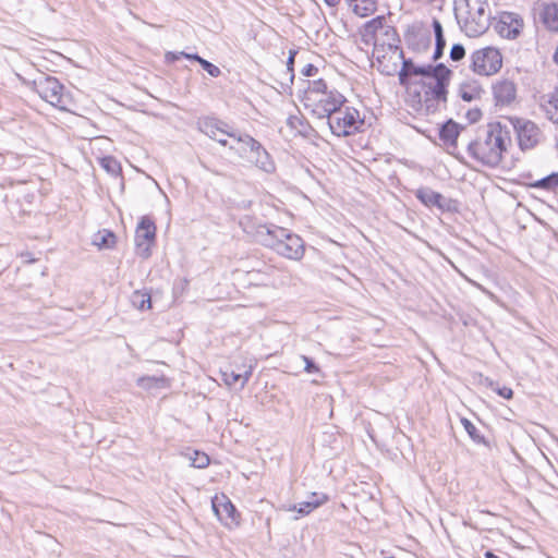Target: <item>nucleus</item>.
I'll use <instances>...</instances> for the list:
<instances>
[{"instance_id":"obj_27","label":"nucleus","mask_w":558,"mask_h":558,"mask_svg":"<svg viewBox=\"0 0 558 558\" xmlns=\"http://www.w3.org/2000/svg\"><path fill=\"white\" fill-rule=\"evenodd\" d=\"M131 303L137 310H148L151 306L150 294L147 292L134 291L131 295Z\"/></svg>"},{"instance_id":"obj_36","label":"nucleus","mask_w":558,"mask_h":558,"mask_svg":"<svg viewBox=\"0 0 558 558\" xmlns=\"http://www.w3.org/2000/svg\"><path fill=\"white\" fill-rule=\"evenodd\" d=\"M488 386L494 390L496 391L500 397H502L504 399H511L513 397V391L511 388L509 387H495L494 386V383L490 380Z\"/></svg>"},{"instance_id":"obj_32","label":"nucleus","mask_w":558,"mask_h":558,"mask_svg":"<svg viewBox=\"0 0 558 558\" xmlns=\"http://www.w3.org/2000/svg\"><path fill=\"white\" fill-rule=\"evenodd\" d=\"M191 465L194 468L203 469L209 464V457L204 452L194 451L193 457L190 458Z\"/></svg>"},{"instance_id":"obj_30","label":"nucleus","mask_w":558,"mask_h":558,"mask_svg":"<svg viewBox=\"0 0 558 558\" xmlns=\"http://www.w3.org/2000/svg\"><path fill=\"white\" fill-rule=\"evenodd\" d=\"M327 84L324 80L308 81L304 97H318L323 93H327Z\"/></svg>"},{"instance_id":"obj_40","label":"nucleus","mask_w":558,"mask_h":558,"mask_svg":"<svg viewBox=\"0 0 558 558\" xmlns=\"http://www.w3.org/2000/svg\"><path fill=\"white\" fill-rule=\"evenodd\" d=\"M296 54V51L290 50L289 58L287 61V71L290 73V80L293 81L294 73H293V64H294V57Z\"/></svg>"},{"instance_id":"obj_43","label":"nucleus","mask_w":558,"mask_h":558,"mask_svg":"<svg viewBox=\"0 0 558 558\" xmlns=\"http://www.w3.org/2000/svg\"><path fill=\"white\" fill-rule=\"evenodd\" d=\"M318 69L312 63L306 64L301 71V73L307 77L316 75Z\"/></svg>"},{"instance_id":"obj_10","label":"nucleus","mask_w":558,"mask_h":558,"mask_svg":"<svg viewBox=\"0 0 558 558\" xmlns=\"http://www.w3.org/2000/svg\"><path fill=\"white\" fill-rule=\"evenodd\" d=\"M515 130L519 146L522 150L534 148L542 136L539 128L532 121L517 118L512 122Z\"/></svg>"},{"instance_id":"obj_21","label":"nucleus","mask_w":558,"mask_h":558,"mask_svg":"<svg viewBox=\"0 0 558 558\" xmlns=\"http://www.w3.org/2000/svg\"><path fill=\"white\" fill-rule=\"evenodd\" d=\"M541 19L544 25L553 32H558V4H544Z\"/></svg>"},{"instance_id":"obj_33","label":"nucleus","mask_w":558,"mask_h":558,"mask_svg":"<svg viewBox=\"0 0 558 558\" xmlns=\"http://www.w3.org/2000/svg\"><path fill=\"white\" fill-rule=\"evenodd\" d=\"M199 65L211 77H218L221 74V70L217 65H215L214 63L209 62L208 60H206L204 58L202 60H199Z\"/></svg>"},{"instance_id":"obj_37","label":"nucleus","mask_w":558,"mask_h":558,"mask_svg":"<svg viewBox=\"0 0 558 558\" xmlns=\"http://www.w3.org/2000/svg\"><path fill=\"white\" fill-rule=\"evenodd\" d=\"M435 50H434V54H433V60L434 61H437L438 59H440L444 54V50L446 48V39L445 38H437L435 39Z\"/></svg>"},{"instance_id":"obj_1","label":"nucleus","mask_w":558,"mask_h":558,"mask_svg":"<svg viewBox=\"0 0 558 558\" xmlns=\"http://www.w3.org/2000/svg\"><path fill=\"white\" fill-rule=\"evenodd\" d=\"M511 144V135L507 125L500 122L488 123L478 130L476 138L466 145L469 155L484 166L495 168Z\"/></svg>"},{"instance_id":"obj_7","label":"nucleus","mask_w":558,"mask_h":558,"mask_svg":"<svg viewBox=\"0 0 558 558\" xmlns=\"http://www.w3.org/2000/svg\"><path fill=\"white\" fill-rule=\"evenodd\" d=\"M332 134L348 136L359 130L364 123L359 110L353 107H340L326 121Z\"/></svg>"},{"instance_id":"obj_26","label":"nucleus","mask_w":558,"mask_h":558,"mask_svg":"<svg viewBox=\"0 0 558 558\" xmlns=\"http://www.w3.org/2000/svg\"><path fill=\"white\" fill-rule=\"evenodd\" d=\"M116 240L117 236L112 231L104 229L95 234L93 243L99 248H112L116 244Z\"/></svg>"},{"instance_id":"obj_13","label":"nucleus","mask_w":558,"mask_h":558,"mask_svg":"<svg viewBox=\"0 0 558 558\" xmlns=\"http://www.w3.org/2000/svg\"><path fill=\"white\" fill-rule=\"evenodd\" d=\"M211 506L216 517L225 526L232 529L239 525L240 514L226 495L215 496Z\"/></svg>"},{"instance_id":"obj_15","label":"nucleus","mask_w":558,"mask_h":558,"mask_svg":"<svg viewBox=\"0 0 558 558\" xmlns=\"http://www.w3.org/2000/svg\"><path fill=\"white\" fill-rule=\"evenodd\" d=\"M400 37L397 29L392 26H386L381 33V37L378 38L374 44V54L380 62V58H385L384 52L386 50L397 52L400 58H403V50L400 47Z\"/></svg>"},{"instance_id":"obj_50","label":"nucleus","mask_w":558,"mask_h":558,"mask_svg":"<svg viewBox=\"0 0 558 558\" xmlns=\"http://www.w3.org/2000/svg\"><path fill=\"white\" fill-rule=\"evenodd\" d=\"M554 60L558 64V46H557V49H556L555 54H554Z\"/></svg>"},{"instance_id":"obj_54","label":"nucleus","mask_w":558,"mask_h":558,"mask_svg":"<svg viewBox=\"0 0 558 558\" xmlns=\"http://www.w3.org/2000/svg\"><path fill=\"white\" fill-rule=\"evenodd\" d=\"M386 558H393V557H386Z\"/></svg>"},{"instance_id":"obj_41","label":"nucleus","mask_w":558,"mask_h":558,"mask_svg":"<svg viewBox=\"0 0 558 558\" xmlns=\"http://www.w3.org/2000/svg\"><path fill=\"white\" fill-rule=\"evenodd\" d=\"M433 29H434V34H435V39L445 38L441 23L436 19L433 21Z\"/></svg>"},{"instance_id":"obj_24","label":"nucleus","mask_w":558,"mask_h":558,"mask_svg":"<svg viewBox=\"0 0 558 558\" xmlns=\"http://www.w3.org/2000/svg\"><path fill=\"white\" fill-rule=\"evenodd\" d=\"M530 187L546 192L558 191V171L530 183Z\"/></svg>"},{"instance_id":"obj_49","label":"nucleus","mask_w":558,"mask_h":558,"mask_svg":"<svg viewBox=\"0 0 558 558\" xmlns=\"http://www.w3.org/2000/svg\"><path fill=\"white\" fill-rule=\"evenodd\" d=\"M484 557L485 558H501V557L497 556L496 554H494L490 550H486L485 554H484Z\"/></svg>"},{"instance_id":"obj_19","label":"nucleus","mask_w":558,"mask_h":558,"mask_svg":"<svg viewBox=\"0 0 558 558\" xmlns=\"http://www.w3.org/2000/svg\"><path fill=\"white\" fill-rule=\"evenodd\" d=\"M463 130V126L454 122L452 119H449L440 126L439 138L448 149H456L458 137L460 132Z\"/></svg>"},{"instance_id":"obj_29","label":"nucleus","mask_w":558,"mask_h":558,"mask_svg":"<svg viewBox=\"0 0 558 558\" xmlns=\"http://www.w3.org/2000/svg\"><path fill=\"white\" fill-rule=\"evenodd\" d=\"M461 424L463 425L465 432L474 442L488 446V442L486 441L485 437L480 434L478 429L470 420L462 417Z\"/></svg>"},{"instance_id":"obj_9","label":"nucleus","mask_w":558,"mask_h":558,"mask_svg":"<svg viewBox=\"0 0 558 558\" xmlns=\"http://www.w3.org/2000/svg\"><path fill=\"white\" fill-rule=\"evenodd\" d=\"M156 240V225L147 216H143L135 231L136 254L142 258L150 256V247Z\"/></svg>"},{"instance_id":"obj_28","label":"nucleus","mask_w":558,"mask_h":558,"mask_svg":"<svg viewBox=\"0 0 558 558\" xmlns=\"http://www.w3.org/2000/svg\"><path fill=\"white\" fill-rule=\"evenodd\" d=\"M101 168L109 174L118 177L121 173L120 162L112 156H105L99 159Z\"/></svg>"},{"instance_id":"obj_8","label":"nucleus","mask_w":558,"mask_h":558,"mask_svg":"<svg viewBox=\"0 0 558 558\" xmlns=\"http://www.w3.org/2000/svg\"><path fill=\"white\" fill-rule=\"evenodd\" d=\"M471 60V69L480 75H493L497 73L502 65L501 53L498 49L493 47L474 51Z\"/></svg>"},{"instance_id":"obj_11","label":"nucleus","mask_w":558,"mask_h":558,"mask_svg":"<svg viewBox=\"0 0 558 558\" xmlns=\"http://www.w3.org/2000/svg\"><path fill=\"white\" fill-rule=\"evenodd\" d=\"M415 196L425 206H435L442 213H456L458 211V202L456 199L444 196L442 194L435 192L430 187H420L415 192Z\"/></svg>"},{"instance_id":"obj_48","label":"nucleus","mask_w":558,"mask_h":558,"mask_svg":"<svg viewBox=\"0 0 558 558\" xmlns=\"http://www.w3.org/2000/svg\"><path fill=\"white\" fill-rule=\"evenodd\" d=\"M340 1L341 0H324V2L330 8L337 7L340 3Z\"/></svg>"},{"instance_id":"obj_51","label":"nucleus","mask_w":558,"mask_h":558,"mask_svg":"<svg viewBox=\"0 0 558 558\" xmlns=\"http://www.w3.org/2000/svg\"><path fill=\"white\" fill-rule=\"evenodd\" d=\"M359 0H347V2L351 5L353 2H357Z\"/></svg>"},{"instance_id":"obj_25","label":"nucleus","mask_w":558,"mask_h":558,"mask_svg":"<svg viewBox=\"0 0 558 558\" xmlns=\"http://www.w3.org/2000/svg\"><path fill=\"white\" fill-rule=\"evenodd\" d=\"M483 89L482 87L473 82V83H463L460 85L459 95L464 101H472L481 97Z\"/></svg>"},{"instance_id":"obj_14","label":"nucleus","mask_w":558,"mask_h":558,"mask_svg":"<svg viewBox=\"0 0 558 558\" xmlns=\"http://www.w3.org/2000/svg\"><path fill=\"white\" fill-rule=\"evenodd\" d=\"M524 27L523 19L514 12H501L495 25L496 32L507 39H515Z\"/></svg>"},{"instance_id":"obj_47","label":"nucleus","mask_w":558,"mask_h":558,"mask_svg":"<svg viewBox=\"0 0 558 558\" xmlns=\"http://www.w3.org/2000/svg\"><path fill=\"white\" fill-rule=\"evenodd\" d=\"M21 256L25 258L26 263H34L36 260L29 252L22 253Z\"/></svg>"},{"instance_id":"obj_34","label":"nucleus","mask_w":558,"mask_h":558,"mask_svg":"<svg viewBox=\"0 0 558 558\" xmlns=\"http://www.w3.org/2000/svg\"><path fill=\"white\" fill-rule=\"evenodd\" d=\"M465 57V48L461 44L452 45L450 49V59L452 61H460Z\"/></svg>"},{"instance_id":"obj_31","label":"nucleus","mask_w":558,"mask_h":558,"mask_svg":"<svg viewBox=\"0 0 558 558\" xmlns=\"http://www.w3.org/2000/svg\"><path fill=\"white\" fill-rule=\"evenodd\" d=\"M315 509H317V502H310L307 500L289 508L290 511H296L301 515H307Z\"/></svg>"},{"instance_id":"obj_20","label":"nucleus","mask_w":558,"mask_h":558,"mask_svg":"<svg viewBox=\"0 0 558 558\" xmlns=\"http://www.w3.org/2000/svg\"><path fill=\"white\" fill-rule=\"evenodd\" d=\"M386 19L384 15H378L369 21H367L362 29H361V38H362V41L365 44V45H373L375 44V41L378 39L377 38V32L378 31H384L385 28V23Z\"/></svg>"},{"instance_id":"obj_38","label":"nucleus","mask_w":558,"mask_h":558,"mask_svg":"<svg viewBox=\"0 0 558 558\" xmlns=\"http://www.w3.org/2000/svg\"><path fill=\"white\" fill-rule=\"evenodd\" d=\"M159 381H163V379L162 378H157V377H151V376H146V377H141L138 379L137 384L141 387L150 388V387H153L154 385H156Z\"/></svg>"},{"instance_id":"obj_39","label":"nucleus","mask_w":558,"mask_h":558,"mask_svg":"<svg viewBox=\"0 0 558 558\" xmlns=\"http://www.w3.org/2000/svg\"><path fill=\"white\" fill-rule=\"evenodd\" d=\"M304 363H305V372L312 374L319 371L318 366L314 363V361L305 355L302 356Z\"/></svg>"},{"instance_id":"obj_12","label":"nucleus","mask_w":558,"mask_h":558,"mask_svg":"<svg viewBox=\"0 0 558 558\" xmlns=\"http://www.w3.org/2000/svg\"><path fill=\"white\" fill-rule=\"evenodd\" d=\"M236 141L239 143L245 144L250 148V150L253 155L252 161L255 163V166L257 168H259L260 170H263L267 173H271L275 171V169H276L275 163L271 160L270 155L262 146V144L259 142H257L255 138H253L252 136H250L247 134L239 135L236 137Z\"/></svg>"},{"instance_id":"obj_23","label":"nucleus","mask_w":558,"mask_h":558,"mask_svg":"<svg viewBox=\"0 0 558 558\" xmlns=\"http://www.w3.org/2000/svg\"><path fill=\"white\" fill-rule=\"evenodd\" d=\"M546 97L547 100L543 105L546 116L554 123H558V86Z\"/></svg>"},{"instance_id":"obj_3","label":"nucleus","mask_w":558,"mask_h":558,"mask_svg":"<svg viewBox=\"0 0 558 558\" xmlns=\"http://www.w3.org/2000/svg\"><path fill=\"white\" fill-rule=\"evenodd\" d=\"M256 239L260 244L270 247L286 258L300 260L304 256L305 248L302 238L279 226H258Z\"/></svg>"},{"instance_id":"obj_4","label":"nucleus","mask_w":558,"mask_h":558,"mask_svg":"<svg viewBox=\"0 0 558 558\" xmlns=\"http://www.w3.org/2000/svg\"><path fill=\"white\" fill-rule=\"evenodd\" d=\"M454 16L469 37L484 34L490 25L487 0H454Z\"/></svg>"},{"instance_id":"obj_6","label":"nucleus","mask_w":558,"mask_h":558,"mask_svg":"<svg viewBox=\"0 0 558 558\" xmlns=\"http://www.w3.org/2000/svg\"><path fill=\"white\" fill-rule=\"evenodd\" d=\"M303 104L319 120L329 119L340 107L347 102L345 97L338 90L320 94L318 97H303Z\"/></svg>"},{"instance_id":"obj_2","label":"nucleus","mask_w":558,"mask_h":558,"mask_svg":"<svg viewBox=\"0 0 558 558\" xmlns=\"http://www.w3.org/2000/svg\"><path fill=\"white\" fill-rule=\"evenodd\" d=\"M420 70L423 94L417 93L418 102L427 113L435 112L439 102L447 101L451 71L444 63L420 65Z\"/></svg>"},{"instance_id":"obj_45","label":"nucleus","mask_w":558,"mask_h":558,"mask_svg":"<svg viewBox=\"0 0 558 558\" xmlns=\"http://www.w3.org/2000/svg\"><path fill=\"white\" fill-rule=\"evenodd\" d=\"M181 57H182V54H180V52H167L166 61L174 62V61L179 60Z\"/></svg>"},{"instance_id":"obj_42","label":"nucleus","mask_w":558,"mask_h":558,"mask_svg":"<svg viewBox=\"0 0 558 558\" xmlns=\"http://www.w3.org/2000/svg\"><path fill=\"white\" fill-rule=\"evenodd\" d=\"M466 118L471 123L477 122L482 118L480 109H472L466 112Z\"/></svg>"},{"instance_id":"obj_18","label":"nucleus","mask_w":558,"mask_h":558,"mask_svg":"<svg viewBox=\"0 0 558 558\" xmlns=\"http://www.w3.org/2000/svg\"><path fill=\"white\" fill-rule=\"evenodd\" d=\"M222 379L228 386H235L239 384L240 389L244 388L246 383L248 381L251 375H252V366L248 367H227L225 371L221 372Z\"/></svg>"},{"instance_id":"obj_46","label":"nucleus","mask_w":558,"mask_h":558,"mask_svg":"<svg viewBox=\"0 0 558 558\" xmlns=\"http://www.w3.org/2000/svg\"><path fill=\"white\" fill-rule=\"evenodd\" d=\"M226 135H222V134H219L216 136V138H214L215 141H217L220 145L222 146H227L228 144V141L226 140L225 137Z\"/></svg>"},{"instance_id":"obj_16","label":"nucleus","mask_w":558,"mask_h":558,"mask_svg":"<svg viewBox=\"0 0 558 558\" xmlns=\"http://www.w3.org/2000/svg\"><path fill=\"white\" fill-rule=\"evenodd\" d=\"M493 93L496 105H510L515 99L517 87L510 80H500L493 85Z\"/></svg>"},{"instance_id":"obj_44","label":"nucleus","mask_w":558,"mask_h":558,"mask_svg":"<svg viewBox=\"0 0 558 558\" xmlns=\"http://www.w3.org/2000/svg\"><path fill=\"white\" fill-rule=\"evenodd\" d=\"M180 54H182L183 58L185 59H189V60H193V61H196L199 63V60H202L203 58L201 56H198L197 53H187V52H183L181 51Z\"/></svg>"},{"instance_id":"obj_53","label":"nucleus","mask_w":558,"mask_h":558,"mask_svg":"<svg viewBox=\"0 0 558 558\" xmlns=\"http://www.w3.org/2000/svg\"><path fill=\"white\" fill-rule=\"evenodd\" d=\"M290 121V124L293 126V124H295V121H292V118L289 119Z\"/></svg>"},{"instance_id":"obj_35","label":"nucleus","mask_w":558,"mask_h":558,"mask_svg":"<svg viewBox=\"0 0 558 558\" xmlns=\"http://www.w3.org/2000/svg\"><path fill=\"white\" fill-rule=\"evenodd\" d=\"M328 500H329L328 495H326L325 493H318V492H313L307 497V501L317 502V508L323 506L324 504H326Z\"/></svg>"},{"instance_id":"obj_52","label":"nucleus","mask_w":558,"mask_h":558,"mask_svg":"<svg viewBox=\"0 0 558 558\" xmlns=\"http://www.w3.org/2000/svg\"><path fill=\"white\" fill-rule=\"evenodd\" d=\"M290 121V124L293 126V124H295V121H292V118L289 119Z\"/></svg>"},{"instance_id":"obj_5","label":"nucleus","mask_w":558,"mask_h":558,"mask_svg":"<svg viewBox=\"0 0 558 558\" xmlns=\"http://www.w3.org/2000/svg\"><path fill=\"white\" fill-rule=\"evenodd\" d=\"M33 85L41 99L60 110L69 109L71 97L64 93V86L58 78L41 74L33 81Z\"/></svg>"},{"instance_id":"obj_22","label":"nucleus","mask_w":558,"mask_h":558,"mask_svg":"<svg viewBox=\"0 0 558 558\" xmlns=\"http://www.w3.org/2000/svg\"><path fill=\"white\" fill-rule=\"evenodd\" d=\"M420 65L414 64L412 59L402 58V66L399 72V82L402 86H408L412 76H418Z\"/></svg>"},{"instance_id":"obj_17","label":"nucleus","mask_w":558,"mask_h":558,"mask_svg":"<svg viewBox=\"0 0 558 558\" xmlns=\"http://www.w3.org/2000/svg\"><path fill=\"white\" fill-rule=\"evenodd\" d=\"M199 130L204 134H206L210 138H216L217 135L222 134L232 138H235L239 136L234 131L231 129H228L227 123L214 119V118H207L202 121H199Z\"/></svg>"}]
</instances>
